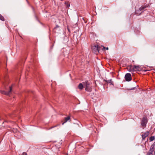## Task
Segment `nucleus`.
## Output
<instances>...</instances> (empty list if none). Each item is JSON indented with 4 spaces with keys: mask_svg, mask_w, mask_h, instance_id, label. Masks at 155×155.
I'll return each instance as SVG.
<instances>
[{
    "mask_svg": "<svg viewBox=\"0 0 155 155\" xmlns=\"http://www.w3.org/2000/svg\"><path fill=\"white\" fill-rule=\"evenodd\" d=\"M59 27V26L58 25H56L55 27L54 28V29H55Z\"/></svg>",
    "mask_w": 155,
    "mask_h": 155,
    "instance_id": "nucleus-19",
    "label": "nucleus"
},
{
    "mask_svg": "<svg viewBox=\"0 0 155 155\" xmlns=\"http://www.w3.org/2000/svg\"><path fill=\"white\" fill-rule=\"evenodd\" d=\"M155 139V137L154 136H152L150 137L149 138V140L150 141H152Z\"/></svg>",
    "mask_w": 155,
    "mask_h": 155,
    "instance_id": "nucleus-15",
    "label": "nucleus"
},
{
    "mask_svg": "<svg viewBox=\"0 0 155 155\" xmlns=\"http://www.w3.org/2000/svg\"><path fill=\"white\" fill-rule=\"evenodd\" d=\"M128 70L129 71H134L133 67L132 65H130L127 68Z\"/></svg>",
    "mask_w": 155,
    "mask_h": 155,
    "instance_id": "nucleus-9",
    "label": "nucleus"
},
{
    "mask_svg": "<svg viewBox=\"0 0 155 155\" xmlns=\"http://www.w3.org/2000/svg\"><path fill=\"white\" fill-rule=\"evenodd\" d=\"M155 146V142L151 146L149 151L147 153V155H153V153L154 150Z\"/></svg>",
    "mask_w": 155,
    "mask_h": 155,
    "instance_id": "nucleus-3",
    "label": "nucleus"
},
{
    "mask_svg": "<svg viewBox=\"0 0 155 155\" xmlns=\"http://www.w3.org/2000/svg\"><path fill=\"white\" fill-rule=\"evenodd\" d=\"M22 155H27V154L25 152H24L22 153Z\"/></svg>",
    "mask_w": 155,
    "mask_h": 155,
    "instance_id": "nucleus-20",
    "label": "nucleus"
},
{
    "mask_svg": "<svg viewBox=\"0 0 155 155\" xmlns=\"http://www.w3.org/2000/svg\"><path fill=\"white\" fill-rule=\"evenodd\" d=\"M147 122V118L145 117L142 118L141 124L143 127H146Z\"/></svg>",
    "mask_w": 155,
    "mask_h": 155,
    "instance_id": "nucleus-4",
    "label": "nucleus"
},
{
    "mask_svg": "<svg viewBox=\"0 0 155 155\" xmlns=\"http://www.w3.org/2000/svg\"><path fill=\"white\" fill-rule=\"evenodd\" d=\"M103 49L104 50H108V47H103Z\"/></svg>",
    "mask_w": 155,
    "mask_h": 155,
    "instance_id": "nucleus-18",
    "label": "nucleus"
},
{
    "mask_svg": "<svg viewBox=\"0 0 155 155\" xmlns=\"http://www.w3.org/2000/svg\"><path fill=\"white\" fill-rule=\"evenodd\" d=\"M147 7L143 5L142 6L140 7L139 8V9L141 12L143 11L144 9L145 8Z\"/></svg>",
    "mask_w": 155,
    "mask_h": 155,
    "instance_id": "nucleus-14",
    "label": "nucleus"
},
{
    "mask_svg": "<svg viewBox=\"0 0 155 155\" xmlns=\"http://www.w3.org/2000/svg\"><path fill=\"white\" fill-rule=\"evenodd\" d=\"M92 49H94L95 52L99 51V48L98 45L93 46L92 47Z\"/></svg>",
    "mask_w": 155,
    "mask_h": 155,
    "instance_id": "nucleus-8",
    "label": "nucleus"
},
{
    "mask_svg": "<svg viewBox=\"0 0 155 155\" xmlns=\"http://www.w3.org/2000/svg\"><path fill=\"white\" fill-rule=\"evenodd\" d=\"M9 89L8 91H1L0 92L2 94H4L6 95H8L11 94L12 89V86H11L9 87Z\"/></svg>",
    "mask_w": 155,
    "mask_h": 155,
    "instance_id": "nucleus-2",
    "label": "nucleus"
},
{
    "mask_svg": "<svg viewBox=\"0 0 155 155\" xmlns=\"http://www.w3.org/2000/svg\"><path fill=\"white\" fill-rule=\"evenodd\" d=\"M125 78L126 81H130L132 79L131 74L129 73L126 74L125 76Z\"/></svg>",
    "mask_w": 155,
    "mask_h": 155,
    "instance_id": "nucleus-5",
    "label": "nucleus"
},
{
    "mask_svg": "<svg viewBox=\"0 0 155 155\" xmlns=\"http://www.w3.org/2000/svg\"><path fill=\"white\" fill-rule=\"evenodd\" d=\"M57 126H54V127H51L50 129H52V128H53L54 127H56Z\"/></svg>",
    "mask_w": 155,
    "mask_h": 155,
    "instance_id": "nucleus-21",
    "label": "nucleus"
},
{
    "mask_svg": "<svg viewBox=\"0 0 155 155\" xmlns=\"http://www.w3.org/2000/svg\"><path fill=\"white\" fill-rule=\"evenodd\" d=\"M84 85L83 84L80 83L79 84L78 87L79 89L82 90L83 88Z\"/></svg>",
    "mask_w": 155,
    "mask_h": 155,
    "instance_id": "nucleus-10",
    "label": "nucleus"
},
{
    "mask_svg": "<svg viewBox=\"0 0 155 155\" xmlns=\"http://www.w3.org/2000/svg\"><path fill=\"white\" fill-rule=\"evenodd\" d=\"M134 71H140L141 69L139 65H134L133 67Z\"/></svg>",
    "mask_w": 155,
    "mask_h": 155,
    "instance_id": "nucleus-7",
    "label": "nucleus"
},
{
    "mask_svg": "<svg viewBox=\"0 0 155 155\" xmlns=\"http://www.w3.org/2000/svg\"><path fill=\"white\" fill-rule=\"evenodd\" d=\"M143 12V11H140L139 9H137V10H136L135 11V13L137 14V15H140Z\"/></svg>",
    "mask_w": 155,
    "mask_h": 155,
    "instance_id": "nucleus-12",
    "label": "nucleus"
},
{
    "mask_svg": "<svg viewBox=\"0 0 155 155\" xmlns=\"http://www.w3.org/2000/svg\"><path fill=\"white\" fill-rule=\"evenodd\" d=\"M149 134L150 132L149 131L142 132L141 135L142 139L144 140L145 138L149 135Z\"/></svg>",
    "mask_w": 155,
    "mask_h": 155,
    "instance_id": "nucleus-6",
    "label": "nucleus"
},
{
    "mask_svg": "<svg viewBox=\"0 0 155 155\" xmlns=\"http://www.w3.org/2000/svg\"><path fill=\"white\" fill-rule=\"evenodd\" d=\"M65 4H67V7H69L70 6V5H69L68 3L66 2H65Z\"/></svg>",
    "mask_w": 155,
    "mask_h": 155,
    "instance_id": "nucleus-17",
    "label": "nucleus"
},
{
    "mask_svg": "<svg viewBox=\"0 0 155 155\" xmlns=\"http://www.w3.org/2000/svg\"><path fill=\"white\" fill-rule=\"evenodd\" d=\"M83 84L84 86L85 87V90L88 92H91L92 91L91 83L87 81L83 82Z\"/></svg>",
    "mask_w": 155,
    "mask_h": 155,
    "instance_id": "nucleus-1",
    "label": "nucleus"
},
{
    "mask_svg": "<svg viewBox=\"0 0 155 155\" xmlns=\"http://www.w3.org/2000/svg\"><path fill=\"white\" fill-rule=\"evenodd\" d=\"M105 81L107 83H110L111 85H114L113 81L112 79H110L108 80H105Z\"/></svg>",
    "mask_w": 155,
    "mask_h": 155,
    "instance_id": "nucleus-11",
    "label": "nucleus"
},
{
    "mask_svg": "<svg viewBox=\"0 0 155 155\" xmlns=\"http://www.w3.org/2000/svg\"><path fill=\"white\" fill-rule=\"evenodd\" d=\"M0 20L3 21H4L5 20L4 18L1 14H0Z\"/></svg>",
    "mask_w": 155,
    "mask_h": 155,
    "instance_id": "nucleus-16",
    "label": "nucleus"
},
{
    "mask_svg": "<svg viewBox=\"0 0 155 155\" xmlns=\"http://www.w3.org/2000/svg\"><path fill=\"white\" fill-rule=\"evenodd\" d=\"M70 116H68L67 117L65 118L64 120V121L62 124V125H63L64 123H66L68 120H70Z\"/></svg>",
    "mask_w": 155,
    "mask_h": 155,
    "instance_id": "nucleus-13",
    "label": "nucleus"
},
{
    "mask_svg": "<svg viewBox=\"0 0 155 155\" xmlns=\"http://www.w3.org/2000/svg\"><path fill=\"white\" fill-rule=\"evenodd\" d=\"M154 148H155V151H154V155H155V147H154Z\"/></svg>",
    "mask_w": 155,
    "mask_h": 155,
    "instance_id": "nucleus-22",
    "label": "nucleus"
}]
</instances>
